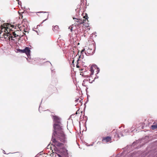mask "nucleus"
Instances as JSON below:
<instances>
[{
	"mask_svg": "<svg viewBox=\"0 0 157 157\" xmlns=\"http://www.w3.org/2000/svg\"><path fill=\"white\" fill-rule=\"evenodd\" d=\"M53 128L54 130L52 136H56L59 138L61 141L65 143L67 141V137L63 131L62 124H54Z\"/></svg>",
	"mask_w": 157,
	"mask_h": 157,
	"instance_id": "obj_1",
	"label": "nucleus"
},
{
	"mask_svg": "<svg viewBox=\"0 0 157 157\" xmlns=\"http://www.w3.org/2000/svg\"><path fill=\"white\" fill-rule=\"evenodd\" d=\"M17 51L18 52L25 53L27 56L28 58H30L31 51L29 47H25L23 49H17Z\"/></svg>",
	"mask_w": 157,
	"mask_h": 157,
	"instance_id": "obj_2",
	"label": "nucleus"
},
{
	"mask_svg": "<svg viewBox=\"0 0 157 157\" xmlns=\"http://www.w3.org/2000/svg\"><path fill=\"white\" fill-rule=\"evenodd\" d=\"M127 151H124L123 152L121 153L120 155L118 154L117 156V157H133L135 155V154L134 152L130 153L127 155Z\"/></svg>",
	"mask_w": 157,
	"mask_h": 157,
	"instance_id": "obj_3",
	"label": "nucleus"
},
{
	"mask_svg": "<svg viewBox=\"0 0 157 157\" xmlns=\"http://www.w3.org/2000/svg\"><path fill=\"white\" fill-rule=\"evenodd\" d=\"M55 151L58 153H61L65 155H68L67 150L65 148V147H63L62 148H58L56 147H55L54 148Z\"/></svg>",
	"mask_w": 157,
	"mask_h": 157,
	"instance_id": "obj_4",
	"label": "nucleus"
},
{
	"mask_svg": "<svg viewBox=\"0 0 157 157\" xmlns=\"http://www.w3.org/2000/svg\"><path fill=\"white\" fill-rule=\"evenodd\" d=\"M56 136H52L51 141H52V145L55 147L56 146L59 147H61L63 145V144L61 143L58 142L56 140L55 137Z\"/></svg>",
	"mask_w": 157,
	"mask_h": 157,
	"instance_id": "obj_5",
	"label": "nucleus"
},
{
	"mask_svg": "<svg viewBox=\"0 0 157 157\" xmlns=\"http://www.w3.org/2000/svg\"><path fill=\"white\" fill-rule=\"evenodd\" d=\"M94 48L93 49L90 48L89 47L88 49L87 50L86 52H85V54L86 56L93 55L95 52L96 49V47L94 45Z\"/></svg>",
	"mask_w": 157,
	"mask_h": 157,
	"instance_id": "obj_6",
	"label": "nucleus"
},
{
	"mask_svg": "<svg viewBox=\"0 0 157 157\" xmlns=\"http://www.w3.org/2000/svg\"><path fill=\"white\" fill-rule=\"evenodd\" d=\"M4 29L3 31L5 33H4L3 34V36L4 37H5L6 36H7V37L8 36L10 35L11 36L12 38L13 37L12 36L11 34L8 32L7 29L6 28V27H4V29H2L1 30H0V32L1 33L2 32V30Z\"/></svg>",
	"mask_w": 157,
	"mask_h": 157,
	"instance_id": "obj_7",
	"label": "nucleus"
},
{
	"mask_svg": "<svg viewBox=\"0 0 157 157\" xmlns=\"http://www.w3.org/2000/svg\"><path fill=\"white\" fill-rule=\"evenodd\" d=\"M52 118L53 120V121L55 123L54 124H60L61 123L60 118L57 116H52Z\"/></svg>",
	"mask_w": 157,
	"mask_h": 157,
	"instance_id": "obj_8",
	"label": "nucleus"
},
{
	"mask_svg": "<svg viewBox=\"0 0 157 157\" xmlns=\"http://www.w3.org/2000/svg\"><path fill=\"white\" fill-rule=\"evenodd\" d=\"M140 141L139 140H136V141L134 142L131 145H127L126 147H125L124 149H128V148L129 147H134L135 145H136V144H139L140 143Z\"/></svg>",
	"mask_w": 157,
	"mask_h": 157,
	"instance_id": "obj_9",
	"label": "nucleus"
},
{
	"mask_svg": "<svg viewBox=\"0 0 157 157\" xmlns=\"http://www.w3.org/2000/svg\"><path fill=\"white\" fill-rule=\"evenodd\" d=\"M111 137L110 136H107L106 137H104L102 139V142L103 143L108 142L111 140Z\"/></svg>",
	"mask_w": 157,
	"mask_h": 157,
	"instance_id": "obj_10",
	"label": "nucleus"
},
{
	"mask_svg": "<svg viewBox=\"0 0 157 157\" xmlns=\"http://www.w3.org/2000/svg\"><path fill=\"white\" fill-rule=\"evenodd\" d=\"M76 19L78 20L76 21L77 22H79V24H83L86 21V20L84 19H81L80 18H77Z\"/></svg>",
	"mask_w": 157,
	"mask_h": 157,
	"instance_id": "obj_11",
	"label": "nucleus"
},
{
	"mask_svg": "<svg viewBox=\"0 0 157 157\" xmlns=\"http://www.w3.org/2000/svg\"><path fill=\"white\" fill-rule=\"evenodd\" d=\"M76 19L78 20L76 21L77 22H79V24H83L86 21V20L84 19H81L80 18H77Z\"/></svg>",
	"mask_w": 157,
	"mask_h": 157,
	"instance_id": "obj_12",
	"label": "nucleus"
},
{
	"mask_svg": "<svg viewBox=\"0 0 157 157\" xmlns=\"http://www.w3.org/2000/svg\"><path fill=\"white\" fill-rule=\"evenodd\" d=\"M76 19L78 20L76 21L77 22H79V24H83L86 21V20L84 19H81L80 18H77Z\"/></svg>",
	"mask_w": 157,
	"mask_h": 157,
	"instance_id": "obj_13",
	"label": "nucleus"
},
{
	"mask_svg": "<svg viewBox=\"0 0 157 157\" xmlns=\"http://www.w3.org/2000/svg\"><path fill=\"white\" fill-rule=\"evenodd\" d=\"M93 66H94V67L95 69H97V70L96 72H97L96 75L98 74V73L100 72V68L98 67L97 65L96 64L93 65Z\"/></svg>",
	"mask_w": 157,
	"mask_h": 157,
	"instance_id": "obj_14",
	"label": "nucleus"
},
{
	"mask_svg": "<svg viewBox=\"0 0 157 157\" xmlns=\"http://www.w3.org/2000/svg\"><path fill=\"white\" fill-rule=\"evenodd\" d=\"M151 128L152 130H155L157 129V123L154 125H152L151 126Z\"/></svg>",
	"mask_w": 157,
	"mask_h": 157,
	"instance_id": "obj_15",
	"label": "nucleus"
},
{
	"mask_svg": "<svg viewBox=\"0 0 157 157\" xmlns=\"http://www.w3.org/2000/svg\"><path fill=\"white\" fill-rule=\"evenodd\" d=\"M120 135H121V136H124L122 133L121 132H120L119 134L116 133L115 135V136H116L117 137L119 138Z\"/></svg>",
	"mask_w": 157,
	"mask_h": 157,
	"instance_id": "obj_16",
	"label": "nucleus"
},
{
	"mask_svg": "<svg viewBox=\"0 0 157 157\" xmlns=\"http://www.w3.org/2000/svg\"><path fill=\"white\" fill-rule=\"evenodd\" d=\"M59 29L58 26L57 25H56L53 27V30L54 31L55 30H57Z\"/></svg>",
	"mask_w": 157,
	"mask_h": 157,
	"instance_id": "obj_17",
	"label": "nucleus"
},
{
	"mask_svg": "<svg viewBox=\"0 0 157 157\" xmlns=\"http://www.w3.org/2000/svg\"><path fill=\"white\" fill-rule=\"evenodd\" d=\"M83 18H85V20H88V15L87 13L85 14V15L83 16ZM87 21H88V20H87Z\"/></svg>",
	"mask_w": 157,
	"mask_h": 157,
	"instance_id": "obj_18",
	"label": "nucleus"
},
{
	"mask_svg": "<svg viewBox=\"0 0 157 157\" xmlns=\"http://www.w3.org/2000/svg\"><path fill=\"white\" fill-rule=\"evenodd\" d=\"M86 81H88V80H86V79H85L83 82L82 83V85L83 86H85L86 87V86H87V85H84V82H86Z\"/></svg>",
	"mask_w": 157,
	"mask_h": 157,
	"instance_id": "obj_19",
	"label": "nucleus"
},
{
	"mask_svg": "<svg viewBox=\"0 0 157 157\" xmlns=\"http://www.w3.org/2000/svg\"><path fill=\"white\" fill-rule=\"evenodd\" d=\"M84 23V24L83 25H84L86 27L88 28V29H89L88 28V27H90L89 25V24H88V23Z\"/></svg>",
	"mask_w": 157,
	"mask_h": 157,
	"instance_id": "obj_20",
	"label": "nucleus"
},
{
	"mask_svg": "<svg viewBox=\"0 0 157 157\" xmlns=\"http://www.w3.org/2000/svg\"><path fill=\"white\" fill-rule=\"evenodd\" d=\"M94 66H93V65L90 67V71L91 72H94Z\"/></svg>",
	"mask_w": 157,
	"mask_h": 157,
	"instance_id": "obj_21",
	"label": "nucleus"
},
{
	"mask_svg": "<svg viewBox=\"0 0 157 157\" xmlns=\"http://www.w3.org/2000/svg\"><path fill=\"white\" fill-rule=\"evenodd\" d=\"M88 101H89V100H87L86 101V102H85V103L84 104V110L86 108V104L88 102Z\"/></svg>",
	"mask_w": 157,
	"mask_h": 157,
	"instance_id": "obj_22",
	"label": "nucleus"
},
{
	"mask_svg": "<svg viewBox=\"0 0 157 157\" xmlns=\"http://www.w3.org/2000/svg\"><path fill=\"white\" fill-rule=\"evenodd\" d=\"M86 80H88V81H89V82L90 83H92V82H94V80H93L91 82L90 81V78H89L88 79H86Z\"/></svg>",
	"mask_w": 157,
	"mask_h": 157,
	"instance_id": "obj_23",
	"label": "nucleus"
},
{
	"mask_svg": "<svg viewBox=\"0 0 157 157\" xmlns=\"http://www.w3.org/2000/svg\"><path fill=\"white\" fill-rule=\"evenodd\" d=\"M81 55L79 56V58L78 59L77 61V63H78V64L79 63L78 61H79L80 60V58H81Z\"/></svg>",
	"mask_w": 157,
	"mask_h": 157,
	"instance_id": "obj_24",
	"label": "nucleus"
},
{
	"mask_svg": "<svg viewBox=\"0 0 157 157\" xmlns=\"http://www.w3.org/2000/svg\"><path fill=\"white\" fill-rule=\"evenodd\" d=\"M82 76L84 77L85 78H88L89 77V76L88 75H82Z\"/></svg>",
	"mask_w": 157,
	"mask_h": 157,
	"instance_id": "obj_25",
	"label": "nucleus"
},
{
	"mask_svg": "<svg viewBox=\"0 0 157 157\" xmlns=\"http://www.w3.org/2000/svg\"><path fill=\"white\" fill-rule=\"evenodd\" d=\"M99 78V77L96 74V76L95 77L94 80L95 79H97V78Z\"/></svg>",
	"mask_w": 157,
	"mask_h": 157,
	"instance_id": "obj_26",
	"label": "nucleus"
},
{
	"mask_svg": "<svg viewBox=\"0 0 157 157\" xmlns=\"http://www.w3.org/2000/svg\"><path fill=\"white\" fill-rule=\"evenodd\" d=\"M48 13V12H44V11H40V12H38V13Z\"/></svg>",
	"mask_w": 157,
	"mask_h": 157,
	"instance_id": "obj_27",
	"label": "nucleus"
},
{
	"mask_svg": "<svg viewBox=\"0 0 157 157\" xmlns=\"http://www.w3.org/2000/svg\"><path fill=\"white\" fill-rule=\"evenodd\" d=\"M48 15L47 18H48ZM47 18H47V19H45L40 24H42L44 21H46L47 20Z\"/></svg>",
	"mask_w": 157,
	"mask_h": 157,
	"instance_id": "obj_28",
	"label": "nucleus"
},
{
	"mask_svg": "<svg viewBox=\"0 0 157 157\" xmlns=\"http://www.w3.org/2000/svg\"><path fill=\"white\" fill-rule=\"evenodd\" d=\"M48 15L47 18H48ZM47 18H47V19H45L40 24H42L44 21H46L47 20Z\"/></svg>",
	"mask_w": 157,
	"mask_h": 157,
	"instance_id": "obj_29",
	"label": "nucleus"
},
{
	"mask_svg": "<svg viewBox=\"0 0 157 157\" xmlns=\"http://www.w3.org/2000/svg\"><path fill=\"white\" fill-rule=\"evenodd\" d=\"M79 98H78L77 99H75V102H78L79 101Z\"/></svg>",
	"mask_w": 157,
	"mask_h": 157,
	"instance_id": "obj_30",
	"label": "nucleus"
},
{
	"mask_svg": "<svg viewBox=\"0 0 157 157\" xmlns=\"http://www.w3.org/2000/svg\"><path fill=\"white\" fill-rule=\"evenodd\" d=\"M82 0H81V5H84V3L83 2H82Z\"/></svg>",
	"mask_w": 157,
	"mask_h": 157,
	"instance_id": "obj_31",
	"label": "nucleus"
},
{
	"mask_svg": "<svg viewBox=\"0 0 157 157\" xmlns=\"http://www.w3.org/2000/svg\"><path fill=\"white\" fill-rule=\"evenodd\" d=\"M76 67L79 68L80 67L78 65V63H77L76 65Z\"/></svg>",
	"mask_w": 157,
	"mask_h": 157,
	"instance_id": "obj_32",
	"label": "nucleus"
},
{
	"mask_svg": "<svg viewBox=\"0 0 157 157\" xmlns=\"http://www.w3.org/2000/svg\"><path fill=\"white\" fill-rule=\"evenodd\" d=\"M85 49H82V50L81 52V53L82 54V52H84L85 51Z\"/></svg>",
	"mask_w": 157,
	"mask_h": 157,
	"instance_id": "obj_33",
	"label": "nucleus"
},
{
	"mask_svg": "<svg viewBox=\"0 0 157 157\" xmlns=\"http://www.w3.org/2000/svg\"><path fill=\"white\" fill-rule=\"evenodd\" d=\"M124 132H128V130H127V129L124 130Z\"/></svg>",
	"mask_w": 157,
	"mask_h": 157,
	"instance_id": "obj_34",
	"label": "nucleus"
},
{
	"mask_svg": "<svg viewBox=\"0 0 157 157\" xmlns=\"http://www.w3.org/2000/svg\"><path fill=\"white\" fill-rule=\"evenodd\" d=\"M87 95V100H88L89 97L90 96L88 94H86Z\"/></svg>",
	"mask_w": 157,
	"mask_h": 157,
	"instance_id": "obj_35",
	"label": "nucleus"
},
{
	"mask_svg": "<svg viewBox=\"0 0 157 157\" xmlns=\"http://www.w3.org/2000/svg\"><path fill=\"white\" fill-rule=\"evenodd\" d=\"M58 155L59 157H62V156L60 154H58Z\"/></svg>",
	"mask_w": 157,
	"mask_h": 157,
	"instance_id": "obj_36",
	"label": "nucleus"
},
{
	"mask_svg": "<svg viewBox=\"0 0 157 157\" xmlns=\"http://www.w3.org/2000/svg\"><path fill=\"white\" fill-rule=\"evenodd\" d=\"M23 35L22 36H25L26 35V34L24 33H23Z\"/></svg>",
	"mask_w": 157,
	"mask_h": 157,
	"instance_id": "obj_37",
	"label": "nucleus"
},
{
	"mask_svg": "<svg viewBox=\"0 0 157 157\" xmlns=\"http://www.w3.org/2000/svg\"><path fill=\"white\" fill-rule=\"evenodd\" d=\"M79 111V109H78L75 113V114H78V112Z\"/></svg>",
	"mask_w": 157,
	"mask_h": 157,
	"instance_id": "obj_38",
	"label": "nucleus"
},
{
	"mask_svg": "<svg viewBox=\"0 0 157 157\" xmlns=\"http://www.w3.org/2000/svg\"><path fill=\"white\" fill-rule=\"evenodd\" d=\"M91 72V75H93L94 74V72Z\"/></svg>",
	"mask_w": 157,
	"mask_h": 157,
	"instance_id": "obj_39",
	"label": "nucleus"
},
{
	"mask_svg": "<svg viewBox=\"0 0 157 157\" xmlns=\"http://www.w3.org/2000/svg\"><path fill=\"white\" fill-rule=\"evenodd\" d=\"M16 34L15 33L14 35V36H15V37H16V36H18V35H17V36H16Z\"/></svg>",
	"mask_w": 157,
	"mask_h": 157,
	"instance_id": "obj_40",
	"label": "nucleus"
},
{
	"mask_svg": "<svg viewBox=\"0 0 157 157\" xmlns=\"http://www.w3.org/2000/svg\"><path fill=\"white\" fill-rule=\"evenodd\" d=\"M86 94H87L88 93L87 90V89H86Z\"/></svg>",
	"mask_w": 157,
	"mask_h": 157,
	"instance_id": "obj_41",
	"label": "nucleus"
},
{
	"mask_svg": "<svg viewBox=\"0 0 157 157\" xmlns=\"http://www.w3.org/2000/svg\"><path fill=\"white\" fill-rule=\"evenodd\" d=\"M46 62H48V63H49L51 64V66L52 65V64L51 63H50L49 61H47Z\"/></svg>",
	"mask_w": 157,
	"mask_h": 157,
	"instance_id": "obj_42",
	"label": "nucleus"
},
{
	"mask_svg": "<svg viewBox=\"0 0 157 157\" xmlns=\"http://www.w3.org/2000/svg\"><path fill=\"white\" fill-rule=\"evenodd\" d=\"M55 70V69L52 70V69H51V71L52 72H53V71Z\"/></svg>",
	"mask_w": 157,
	"mask_h": 157,
	"instance_id": "obj_43",
	"label": "nucleus"
},
{
	"mask_svg": "<svg viewBox=\"0 0 157 157\" xmlns=\"http://www.w3.org/2000/svg\"><path fill=\"white\" fill-rule=\"evenodd\" d=\"M74 59H73V61H72V63H73V64H74Z\"/></svg>",
	"mask_w": 157,
	"mask_h": 157,
	"instance_id": "obj_44",
	"label": "nucleus"
},
{
	"mask_svg": "<svg viewBox=\"0 0 157 157\" xmlns=\"http://www.w3.org/2000/svg\"><path fill=\"white\" fill-rule=\"evenodd\" d=\"M3 153H4V154H6L5 153V151L3 150Z\"/></svg>",
	"mask_w": 157,
	"mask_h": 157,
	"instance_id": "obj_45",
	"label": "nucleus"
},
{
	"mask_svg": "<svg viewBox=\"0 0 157 157\" xmlns=\"http://www.w3.org/2000/svg\"><path fill=\"white\" fill-rule=\"evenodd\" d=\"M81 101H82V100H79V102H81Z\"/></svg>",
	"mask_w": 157,
	"mask_h": 157,
	"instance_id": "obj_46",
	"label": "nucleus"
},
{
	"mask_svg": "<svg viewBox=\"0 0 157 157\" xmlns=\"http://www.w3.org/2000/svg\"><path fill=\"white\" fill-rule=\"evenodd\" d=\"M41 25V24H40V25H37V26H40Z\"/></svg>",
	"mask_w": 157,
	"mask_h": 157,
	"instance_id": "obj_47",
	"label": "nucleus"
},
{
	"mask_svg": "<svg viewBox=\"0 0 157 157\" xmlns=\"http://www.w3.org/2000/svg\"><path fill=\"white\" fill-rule=\"evenodd\" d=\"M34 30V31H35V32H36V33H38V32H37V31L35 30Z\"/></svg>",
	"mask_w": 157,
	"mask_h": 157,
	"instance_id": "obj_48",
	"label": "nucleus"
},
{
	"mask_svg": "<svg viewBox=\"0 0 157 157\" xmlns=\"http://www.w3.org/2000/svg\"><path fill=\"white\" fill-rule=\"evenodd\" d=\"M96 34H97V33H95V36H97V35H96Z\"/></svg>",
	"mask_w": 157,
	"mask_h": 157,
	"instance_id": "obj_49",
	"label": "nucleus"
},
{
	"mask_svg": "<svg viewBox=\"0 0 157 157\" xmlns=\"http://www.w3.org/2000/svg\"><path fill=\"white\" fill-rule=\"evenodd\" d=\"M86 117V122L87 121V117Z\"/></svg>",
	"mask_w": 157,
	"mask_h": 157,
	"instance_id": "obj_50",
	"label": "nucleus"
},
{
	"mask_svg": "<svg viewBox=\"0 0 157 157\" xmlns=\"http://www.w3.org/2000/svg\"><path fill=\"white\" fill-rule=\"evenodd\" d=\"M73 19H76L77 18H75L73 17Z\"/></svg>",
	"mask_w": 157,
	"mask_h": 157,
	"instance_id": "obj_51",
	"label": "nucleus"
},
{
	"mask_svg": "<svg viewBox=\"0 0 157 157\" xmlns=\"http://www.w3.org/2000/svg\"><path fill=\"white\" fill-rule=\"evenodd\" d=\"M88 88L87 87V86H86V89H87V90H88Z\"/></svg>",
	"mask_w": 157,
	"mask_h": 157,
	"instance_id": "obj_52",
	"label": "nucleus"
},
{
	"mask_svg": "<svg viewBox=\"0 0 157 157\" xmlns=\"http://www.w3.org/2000/svg\"><path fill=\"white\" fill-rule=\"evenodd\" d=\"M47 147H48V148H49V145H48V146H47Z\"/></svg>",
	"mask_w": 157,
	"mask_h": 157,
	"instance_id": "obj_53",
	"label": "nucleus"
},
{
	"mask_svg": "<svg viewBox=\"0 0 157 157\" xmlns=\"http://www.w3.org/2000/svg\"><path fill=\"white\" fill-rule=\"evenodd\" d=\"M83 70V69H82L80 70L81 71H82Z\"/></svg>",
	"mask_w": 157,
	"mask_h": 157,
	"instance_id": "obj_54",
	"label": "nucleus"
},
{
	"mask_svg": "<svg viewBox=\"0 0 157 157\" xmlns=\"http://www.w3.org/2000/svg\"><path fill=\"white\" fill-rule=\"evenodd\" d=\"M25 20H26V19H24V21H25Z\"/></svg>",
	"mask_w": 157,
	"mask_h": 157,
	"instance_id": "obj_55",
	"label": "nucleus"
},
{
	"mask_svg": "<svg viewBox=\"0 0 157 157\" xmlns=\"http://www.w3.org/2000/svg\"><path fill=\"white\" fill-rule=\"evenodd\" d=\"M40 106L39 107V110H40Z\"/></svg>",
	"mask_w": 157,
	"mask_h": 157,
	"instance_id": "obj_56",
	"label": "nucleus"
},
{
	"mask_svg": "<svg viewBox=\"0 0 157 157\" xmlns=\"http://www.w3.org/2000/svg\"><path fill=\"white\" fill-rule=\"evenodd\" d=\"M24 32H26V31H25V30H24Z\"/></svg>",
	"mask_w": 157,
	"mask_h": 157,
	"instance_id": "obj_57",
	"label": "nucleus"
},
{
	"mask_svg": "<svg viewBox=\"0 0 157 157\" xmlns=\"http://www.w3.org/2000/svg\"><path fill=\"white\" fill-rule=\"evenodd\" d=\"M8 38H9V39L10 40V37H9Z\"/></svg>",
	"mask_w": 157,
	"mask_h": 157,
	"instance_id": "obj_58",
	"label": "nucleus"
},
{
	"mask_svg": "<svg viewBox=\"0 0 157 157\" xmlns=\"http://www.w3.org/2000/svg\"><path fill=\"white\" fill-rule=\"evenodd\" d=\"M71 30H72V28H71Z\"/></svg>",
	"mask_w": 157,
	"mask_h": 157,
	"instance_id": "obj_59",
	"label": "nucleus"
}]
</instances>
